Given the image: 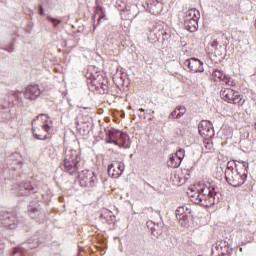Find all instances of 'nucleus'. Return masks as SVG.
<instances>
[{
    "mask_svg": "<svg viewBox=\"0 0 256 256\" xmlns=\"http://www.w3.org/2000/svg\"><path fill=\"white\" fill-rule=\"evenodd\" d=\"M189 215H191V213H186L182 216H178L177 219L182 227H187V225H189Z\"/></svg>",
    "mask_w": 256,
    "mask_h": 256,
    "instance_id": "17",
    "label": "nucleus"
},
{
    "mask_svg": "<svg viewBox=\"0 0 256 256\" xmlns=\"http://www.w3.org/2000/svg\"><path fill=\"white\" fill-rule=\"evenodd\" d=\"M214 77H216V79H219V81H225L227 75L225 73H223L220 70H215L213 73Z\"/></svg>",
    "mask_w": 256,
    "mask_h": 256,
    "instance_id": "21",
    "label": "nucleus"
},
{
    "mask_svg": "<svg viewBox=\"0 0 256 256\" xmlns=\"http://www.w3.org/2000/svg\"><path fill=\"white\" fill-rule=\"evenodd\" d=\"M233 162H227L225 169V180L228 185L232 187H241V185H245V181H247V173L241 174L237 169L233 168Z\"/></svg>",
    "mask_w": 256,
    "mask_h": 256,
    "instance_id": "3",
    "label": "nucleus"
},
{
    "mask_svg": "<svg viewBox=\"0 0 256 256\" xmlns=\"http://www.w3.org/2000/svg\"><path fill=\"white\" fill-rule=\"evenodd\" d=\"M178 113H177V118L181 119V117L183 116L184 113H187V109L185 108V106H178L176 107Z\"/></svg>",
    "mask_w": 256,
    "mask_h": 256,
    "instance_id": "22",
    "label": "nucleus"
},
{
    "mask_svg": "<svg viewBox=\"0 0 256 256\" xmlns=\"http://www.w3.org/2000/svg\"><path fill=\"white\" fill-rule=\"evenodd\" d=\"M101 21H107V16L105 15V12H102V15L98 19L97 25H101Z\"/></svg>",
    "mask_w": 256,
    "mask_h": 256,
    "instance_id": "25",
    "label": "nucleus"
},
{
    "mask_svg": "<svg viewBox=\"0 0 256 256\" xmlns=\"http://www.w3.org/2000/svg\"><path fill=\"white\" fill-rule=\"evenodd\" d=\"M79 163H81V156L77 150H70L69 154L64 159V171L70 175H75L79 171Z\"/></svg>",
    "mask_w": 256,
    "mask_h": 256,
    "instance_id": "4",
    "label": "nucleus"
},
{
    "mask_svg": "<svg viewBox=\"0 0 256 256\" xmlns=\"http://www.w3.org/2000/svg\"><path fill=\"white\" fill-rule=\"evenodd\" d=\"M40 15H43V6H40Z\"/></svg>",
    "mask_w": 256,
    "mask_h": 256,
    "instance_id": "29",
    "label": "nucleus"
},
{
    "mask_svg": "<svg viewBox=\"0 0 256 256\" xmlns=\"http://www.w3.org/2000/svg\"><path fill=\"white\" fill-rule=\"evenodd\" d=\"M188 197L196 205H202L203 207H213L216 203H219L221 194L219 188L215 186H207L205 184L198 185L190 189Z\"/></svg>",
    "mask_w": 256,
    "mask_h": 256,
    "instance_id": "1",
    "label": "nucleus"
},
{
    "mask_svg": "<svg viewBox=\"0 0 256 256\" xmlns=\"http://www.w3.org/2000/svg\"><path fill=\"white\" fill-rule=\"evenodd\" d=\"M187 213H191V209L187 208V206H180L176 209V218H179Z\"/></svg>",
    "mask_w": 256,
    "mask_h": 256,
    "instance_id": "18",
    "label": "nucleus"
},
{
    "mask_svg": "<svg viewBox=\"0 0 256 256\" xmlns=\"http://www.w3.org/2000/svg\"><path fill=\"white\" fill-rule=\"evenodd\" d=\"M97 29V26H94V30H96Z\"/></svg>",
    "mask_w": 256,
    "mask_h": 256,
    "instance_id": "32",
    "label": "nucleus"
},
{
    "mask_svg": "<svg viewBox=\"0 0 256 256\" xmlns=\"http://www.w3.org/2000/svg\"><path fill=\"white\" fill-rule=\"evenodd\" d=\"M242 163H243V167L246 171V175H247V169H249V163H247V162H242Z\"/></svg>",
    "mask_w": 256,
    "mask_h": 256,
    "instance_id": "26",
    "label": "nucleus"
},
{
    "mask_svg": "<svg viewBox=\"0 0 256 256\" xmlns=\"http://www.w3.org/2000/svg\"><path fill=\"white\" fill-rule=\"evenodd\" d=\"M186 17H189V19H195L196 21H199L201 14L199 13V10L192 9L187 12Z\"/></svg>",
    "mask_w": 256,
    "mask_h": 256,
    "instance_id": "19",
    "label": "nucleus"
},
{
    "mask_svg": "<svg viewBox=\"0 0 256 256\" xmlns=\"http://www.w3.org/2000/svg\"><path fill=\"white\" fill-rule=\"evenodd\" d=\"M168 167L171 169H177L181 165V160L179 158H176L173 154L170 155L169 160L167 161Z\"/></svg>",
    "mask_w": 256,
    "mask_h": 256,
    "instance_id": "16",
    "label": "nucleus"
},
{
    "mask_svg": "<svg viewBox=\"0 0 256 256\" xmlns=\"http://www.w3.org/2000/svg\"><path fill=\"white\" fill-rule=\"evenodd\" d=\"M105 133L109 137L108 143H113L114 145H121V141L127 137V135L115 128H106Z\"/></svg>",
    "mask_w": 256,
    "mask_h": 256,
    "instance_id": "8",
    "label": "nucleus"
},
{
    "mask_svg": "<svg viewBox=\"0 0 256 256\" xmlns=\"http://www.w3.org/2000/svg\"><path fill=\"white\" fill-rule=\"evenodd\" d=\"M88 79L90 80V85L95 87V89H102L103 91H107V79L104 78L101 73H88Z\"/></svg>",
    "mask_w": 256,
    "mask_h": 256,
    "instance_id": "7",
    "label": "nucleus"
},
{
    "mask_svg": "<svg viewBox=\"0 0 256 256\" xmlns=\"http://www.w3.org/2000/svg\"><path fill=\"white\" fill-rule=\"evenodd\" d=\"M217 45H218L217 40H214V41L212 42V47H216V49H217Z\"/></svg>",
    "mask_w": 256,
    "mask_h": 256,
    "instance_id": "28",
    "label": "nucleus"
},
{
    "mask_svg": "<svg viewBox=\"0 0 256 256\" xmlns=\"http://www.w3.org/2000/svg\"><path fill=\"white\" fill-rule=\"evenodd\" d=\"M39 95H41V89H39L38 85H28L25 88V91H24L25 99H28L29 101H35V99H37Z\"/></svg>",
    "mask_w": 256,
    "mask_h": 256,
    "instance_id": "12",
    "label": "nucleus"
},
{
    "mask_svg": "<svg viewBox=\"0 0 256 256\" xmlns=\"http://www.w3.org/2000/svg\"><path fill=\"white\" fill-rule=\"evenodd\" d=\"M152 235H154V236L156 235V234H155V231H152Z\"/></svg>",
    "mask_w": 256,
    "mask_h": 256,
    "instance_id": "31",
    "label": "nucleus"
},
{
    "mask_svg": "<svg viewBox=\"0 0 256 256\" xmlns=\"http://www.w3.org/2000/svg\"><path fill=\"white\" fill-rule=\"evenodd\" d=\"M49 21H51L52 23H61V21L57 20V19H54V18H51V17H48Z\"/></svg>",
    "mask_w": 256,
    "mask_h": 256,
    "instance_id": "27",
    "label": "nucleus"
},
{
    "mask_svg": "<svg viewBox=\"0 0 256 256\" xmlns=\"http://www.w3.org/2000/svg\"><path fill=\"white\" fill-rule=\"evenodd\" d=\"M57 132V128L53 125V120L47 114H40L32 121V133L36 139H47L48 135Z\"/></svg>",
    "mask_w": 256,
    "mask_h": 256,
    "instance_id": "2",
    "label": "nucleus"
},
{
    "mask_svg": "<svg viewBox=\"0 0 256 256\" xmlns=\"http://www.w3.org/2000/svg\"><path fill=\"white\" fill-rule=\"evenodd\" d=\"M139 111H140V113H145V109H143V108H140Z\"/></svg>",
    "mask_w": 256,
    "mask_h": 256,
    "instance_id": "30",
    "label": "nucleus"
},
{
    "mask_svg": "<svg viewBox=\"0 0 256 256\" xmlns=\"http://www.w3.org/2000/svg\"><path fill=\"white\" fill-rule=\"evenodd\" d=\"M224 83H226V85H229V87H235V81L229 76H226V79H224Z\"/></svg>",
    "mask_w": 256,
    "mask_h": 256,
    "instance_id": "23",
    "label": "nucleus"
},
{
    "mask_svg": "<svg viewBox=\"0 0 256 256\" xmlns=\"http://www.w3.org/2000/svg\"><path fill=\"white\" fill-rule=\"evenodd\" d=\"M178 113H179V110H177V108H175V110L169 114L168 119H179L177 117Z\"/></svg>",
    "mask_w": 256,
    "mask_h": 256,
    "instance_id": "24",
    "label": "nucleus"
},
{
    "mask_svg": "<svg viewBox=\"0 0 256 256\" xmlns=\"http://www.w3.org/2000/svg\"><path fill=\"white\" fill-rule=\"evenodd\" d=\"M198 131L201 137H205L206 139H212V137H215V130L211 121L203 120L201 123H199Z\"/></svg>",
    "mask_w": 256,
    "mask_h": 256,
    "instance_id": "10",
    "label": "nucleus"
},
{
    "mask_svg": "<svg viewBox=\"0 0 256 256\" xmlns=\"http://www.w3.org/2000/svg\"><path fill=\"white\" fill-rule=\"evenodd\" d=\"M123 171H125V165L121 161L114 160L108 166V175L112 177V179H119V177L123 175Z\"/></svg>",
    "mask_w": 256,
    "mask_h": 256,
    "instance_id": "9",
    "label": "nucleus"
},
{
    "mask_svg": "<svg viewBox=\"0 0 256 256\" xmlns=\"http://www.w3.org/2000/svg\"><path fill=\"white\" fill-rule=\"evenodd\" d=\"M78 179L82 187H95V185H97V176L90 170L80 172Z\"/></svg>",
    "mask_w": 256,
    "mask_h": 256,
    "instance_id": "6",
    "label": "nucleus"
},
{
    "mask_svg": "<svg viewBox=\"0 0 256 256\" xmlns=\"http://www.w3.org/2000/svg\"><path fill=\"white\" fill-rule=\"evenodd\" d=\"M220 96L226 103H233V105H239L240 107L245 103V101H243V95L231 88L221 89Z\"/></svg>",
    "mask_w": 256,
    "mask_h": 256,
    "instance_id": "5",
    "label": "nucleus"
},
{
    "mask_svg": "<svg viewBox=\"0 0 256 256\" xmlns=\"http://www.w3.org/2000/svg\"><path fill=\"white\" fill-rule=\"evenodd\" d=\"M2 224L8 227V229H15V227H17V219L11 214H6V218L3 220Z\"/></svg>",
    "mask_w": 256,
    "mask_h": 256,
    "instance_id": "14",
    "label": "nucleus"
},
{
    "mask_svg": "<svg viewBox=\"0 0 256 256\" xmlns=\"http://www.w3.org/2000/svg\"><path fill=\"white\" fill-rule=\"evenodd\" d=\"M31 193H37L31 183L27 182L20 187V195H31Z\"/></svg>",
    "mask_w": 256,
    "mask_h": 256,
    "instance_id": "15",
    "label": "nucleus"
},
{
    "mask_svg": "<svg viewBox=\"0 0 256 256\" xmlns=\"http://www.w3.org/2000/svg\"><path fill=\"white\" fill-rule=\"evenodd\" d=\"M184 27L190 33H195V31H197V29H199V22H198V20L191 19L189 17H185Z\"/></svg>",
    "mask_w": 256,
    "mask_h": 256,
    "instance_id": "13",
    "label": "nucleus"
},
{
    "mask_svg": "<svg viewBox=\"0 0 256 256\" xmlns=\"http://www.w3.org/2000/svg\"><path fill=\"white\" fill-rule=\"evenodd\" d=\"M174 157L176 159H178V161H180V163L183 161V159L185 158V149L180 148L175 154H173Z\"/></svg>",
    "mask_w": 256,
    "mask_h": 256,
    "instance_id": "20",
    "label": "nucleus"
},
{
    "mask_svg": "<svg viewBox=\"0 0 256 256\" xmlns=\"http://www.w3.org/2000/svg\"><path fill=\"white\" fill-rule=\"evenodd\" d=\"M185 67H188L190 71H194V73H203L205 70L203 67V62L197 58H190L185 60L184 62Z\"/></svg>",
    "mask_w": 256,
    "mask_h": 256,
    "instance_id": "11",
    "label": "nucleus"
}]
</instances>
